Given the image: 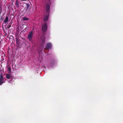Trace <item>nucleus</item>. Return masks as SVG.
<instances>
[{
	"instance_id": "obj_1",
	"label": "nucleus",
	"mask_w": 123,
	"mask_h": 123,
	"mask_svg": "<svg viewBox=\"0 0 123 123\" xmlns=\"http://www.w3.org/2000/svg\"><path fill=\"white\" fill-rule=\"evenodd\" d=\"M47 28V25L46 23H44L42 25V31L45 32L46 31Z\"/></svg>"
},
{
	"instance_id": "obj_2",
	"label": "nucleus",
	"mask_w": 123,
	"mask_h": 123,
	"mask_svg": "<svg viewBox=\"0 0 123 123\" xmlns=\"http://www.w3.org/2000/svg\"><path fill=\"white\" fill-rule=\"evenodd\" d=\"M33 36V32L31 31L29 34L28 36V38L29 41L32 40V38Z\"/></svg>"
},
{
	"instance_id": "obj_3",
	"label": "nucleus",
	"mask_w": 123,
	"mask_h": 123,
	"mask_svg": "<svg viewBox=\"0 0 123 123\" xmlns=\"http://www.w3.org/2000/svg\"><path fill=\"white\" fill-rule=\"evenodd\" d=\"M51 46L52 45L51 43H48L47 44L46 47L45 49H51Z\"/></svg>"
},
{
	"instance_id": "obj_4",
	"label": "nucleus",
	"mask_w": 123,
	"mask_h": 123,
	"mask_svg": "<svg viewBox=\"0 0 123 123\" xmlns=\"http://www.w3.org/2000/svg\"><path fill=\"white\" fill-rule=\"evenodd\" d=\"M4 82V79L2 74H0V85L3 84Z\"/></svg>"
},
{
	"instance_id": "obj_5",
	"label": "nucleus",
	"mask_w": 123,
	"mask_h": 123,
	"mask_svg": "<svg viewBox=\"0 0 123 123\" xmlns=\"http://www.w3.org/2000/svg\"><path fill=\"white\" fill-rule=\"evenodd\" d=\"M46 11L47 13H49V11L50 6L48 4H46Z\"/></svg>"
},
{
	"instance_id": "obj_6",
	"label": "nucleus",
	"mask_w": 123,
	"mask_h": 123,
	"mask_svg": "<svg viewBox=\"0 0 123 123\" xmlns=\"http://www.w3.org/2000/svg\"><path fill=\"white\" fill-rule=\"evenodd\" d=\"M49 13H47V15H45V16L43 19V20L44 21H47L48 19L49 16Z\"/></svg>"
},
{
	"instance_id": "obj_7",
	"label": "nucleus",
	"mask_w": 123,
	"mask_h": 123,
	"mask_svg": "<svg viewBox=\"0 0 123 123\" xmlns=\"http://www.w3.org/2000/svg\"><path fill=\"white\" fill-rule=\"evenodd\" d=\"M8 18L7 16H6L5 18V19L3 21V22H4V23H6L8 21Z\"/></svg>"
},
{
	"instance_id": "obj_8",
	"label": "nucleus",
	"mask_w": 123,
	"mask_h": 123,
	"mask_svg": "<svg viewBox=\"0 0 123 123\" xmlns=\"http://www.w3.org/2000/svg\"><path fill=\"white\" fill-rule=\"evenodd\" d=\"M6 78L8 79H10L11 77V75L10 74H6Z\"/></svg>"
},
{
	"instance_id": "obj_9",
	"label": "nucleus",
	"mask_w": 123,
	"mask_h": 123,
	"mask_svg": "<svg viewBox=\"0 0 123 123\" xmlns=\"http://www.w3.org/2000/svg\"><path fill=\"white\" fill-rule=\"evenodd\" d=\"M26 10H27V9H29L30 8V6L29 4H26Z\"/></svg>"
},
{
	"instance_id": "obj_10",
	"label": "nucleus",
	"mask_w": 123,
	"mask_h": 123,
	"mask_svg": "<svg viewBox=\"0 0 123 123\" xmlns=\"http://www.w3.org/2000/svg\"><path fill=\"white\" fill-rule=\"evenodd\" d=\"M15 5H16V6L18 7L19 6V2L18 1V0H17L16 1V3L15 4Z\"/></svg>"
},
{
	"instance_id": "obj_11",
	"label": "nucleus",
	"mask_w": 123,
	"mask_h": 123,
	"mask_svg": "<svg viewBox=\"0 0 123 123\" xmlns=\"http://www.w3.org/2000/svg\"><path fill=\"white\" fill-rule=\"evenodd\" d=\"M22 19L24 21H26L28 20V19L25 17H23Z\"/></svg>"
},
{
	"instance_id": "obj_12",
	"label": "nucleus",
	"mask_w": 123,
	"mask_h": 123,
	"mask_svg": "<svg viewBox=\"0 0 123 123\" xmlns=\"http://www.w3.org/2000/svg\"><path fill=\"white\" fill-rule=\"evenodd\" d=\"M8 70L9 71H11V67H10V66H9V67H8Z\"/></svg>"
},
{
	"instance_id": "obj_13",
	"label": "nucleus",
	"mask_w": 123,
	"mask_h": 123,
	"mask_svg": "<svg viewBox=\"0 0 123 123\" xmlns=\"http://www.w3.org/2000/svg\"><path fill=\"white\" fill-rule=\"evenodd\" d=\"M11 25H10V24H9V25L7 26L8 28H10L11 27Z\"/></svg>"
},
{
	"instance_id": "obj_14",
	"label": "nucleus",
	"mask_w": 123,
	"mask_h": 123,
	"mask_svg": "<svg viewBox=\"0 0 123 123\" xmlns=\"http://www.w3.org/2000/svg\"><path fill=\"white\" fill-rule=\"evenodd\" d=\"M42 41H43V43H42L43 44L44 43H45L44 40V39H43V40H42Z\"/></svg>"
},
{
	"instance_id": "obj_15",
	"label": "nucleus",
	"mask_w": 123,
	"mask_h": 123,
	"mask_svg": "<svg viewBox=\"0 0 123 123\" xmlns=\"http://www.w3.org/2000/svg\"><path fill=\"white\" fill-rule=\"evenodd\" d=\"M1 10H2L1 8V6L0 5V11H1Z\"/></svg>"
}]
</instances>
